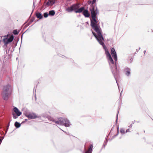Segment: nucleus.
<instances>
[{"instance_id": "obj_17", "label": "nucleus", "mask_w": 153, "mask_h": 153, "mask_svg": "<svg viewBox=\"0 0 153 153\" xmlns=\"http://www.w3.org/2000/svg\"><path fill=\"white\" fill-rule=\"evenodd\" d=\"M19 31L20 30L18 31L17 29H15L13 31V33L15 35H18L19 33Z\"/></svg>"}, {"instance_id": "obj_36", "label": "nucleus", "mask_w": 153, "mask_h": 153, "mask_svg": "<svg viewBox=\"0 0 153 153\" xmlns=\"http://www.w3.org/2000/svg\"><path fill=\"white\" fill-rule=\"evenodd\" d=\"M106 145H105V144H103V145L102 146V148H105V146H106Z\"/></svg>"}, {"instance_id": "obj_50", "label": "nucleus", "mask_w": 153, "mask_h": 153, "mask_svg": "<svg viewBox=\"0 0 153 153\" xmlns=\"http://www.w3.org/2000/svg\"><path fill=\"white\" fill-rule=\"evenodd\" d=\"M27 30L26 31H25V32H26V31H27Z\"/></svg>"}, {"instance_id": "obj_2", "label": "nucleus", "mask_w": 153, "mask_h": 153, "mask_svg": "<svg viewBox=\"0 0 153 153\" xmlns=\"http://www.w3.org/2000/svg\"><path fill=\"white\" fill-rule=\"evenodd\" d=\"M97 19V17L91 18V26L92 29L96 32L97 34L92 31V33L95 37L96 39L97 38H101L103 39V36L102 34V30L99 26V23H98V21L96 19Z\"/></svg>"}, {"instance_id": "obj_53", "label": "nucleus", "mask_w": 153, "mask_h": 153, "mask_svg": "<svg viewBox=\"0 0 153 153\" xmlns=\"http://www.w3.org/2000/svg\"><path fill=\"white\" fill-rule=\"evenodd\" d=\"M67 133V134H68V133Z\"/></svg>"}, {"instance_id": "obj_4", "label": "nucleus", "mask_w": 153, "mask_h": 153, "mask_svg": "<svg viewBox=\"0 0 153 153\" xmlns=\"http://www.w3.org/2000/svg\"><path fill=\"white\" fill-rule=\"evenodd\" d=\"M55 123L58 125H64L65 127H69L71 125L68 120L63 117L59 118L56 121H55Z\"/></svg>"}, {"instance_id": "obj_29", "label": "nucleus", "mask_w": 153, "mask_h": 153, "mask_svg": "<svg viewBox=\"0 0 153 153\" xmlns=\"http://www.w3.org/2000/svg\"><path fill=\"white\" fill-rule=\"evenodd\" d=\"M34 20V18L30 20V21L28 23L30 25L33 21Z\"/></svg>"}, {"instance_id": "obj_54", "label": "nucleus", "mask_w": 153, "mask_h": 153, "mask_svg": "<svg viewBox=\"0 0 153 153\" xmlns=\"http://www.w3.org/2000/svg\"><path fill=\"white\" fill-rule=\"evenodd\" d=\"M67 133V134H68V133Z\"/></svg>"}, {"instance_id": "obj_52", "label": "nucleus", "mask_w": 153, "mask_h": 153, "mask_svg": "<svg viewBox=\"0 0 153 153\" xmlns=\"http://www.w3.org/2000/svg\"><path fill=\"white\" fill-rule=\"evenodd\" d=\"M79 16H80V15H79Z\"/></svg>"}, {"instance_id": "obj_56", "label": "nucleus", "mask_w": 153, "mask_h": 153, "mask_svg": "<svg viewBox=\"0 0 153 153\" xmlns=\"http://www.w3.org/2000/svg\"><path fill=\"white\" fill-rule=\"evenodd\" d=\"M144 132H145V131L144 130Z\"/></svg>"}, {"instance_id": "obj_14", "label": "nucleus", "mask_w": 153, "mask_h": 153, "mask_svg": "<svg viewBox=\"0 0 153 153\" xmlns=\"http://www.w3.org/2000/svg\"><path fill=\"white\" fill-rule=\"evenodd\" d=\"M36 16L38 19H40L43 18V16L41 13L39 12H37L36 13Z\"/></svg>"}, {"instance_id": "obj_7", "label": "nucleus", "mask_w": 153, "mask_h": 153, "mask_svg": "<svg viewBox=\"0 0 153 153\" xmlns=\"http://www.w3.org/2000/svg\"><path fill=\"white\" fill-rule=\"evenodd\" d=\"M78 7L76 5V4H74L70 6L69 7L66 8L65 10L68 12L70 13L73 11L75 12L76 10Z\"/></svg>"}, {"instance_id": "obj_21", "label": "nucleus", "mask_w": 153, "mask_h": 153, "mask_svg": "<svg viewBox=\"0 0 153 153\" xmlns=\"http://www.w3.org/2000/svg\"><path fill=\"white\" fill-rule=\"evenodd\" d=\"M48 120L51 121H52L53 122H54L55 123V121H56L57 120H55L53 118L51 117H49L48 118Z\"/></svg>"}, {"instance_id": "obj_26", "label": "nucleus", "mask_w": 153, "mask_h": 153, "mask_svg": "<svg viewBox=\"0 0 153 153\" xmlns=\"http://www.w3.org/2000/svg\"><path fill=\"white\" fill-rule=\"evenodd\" d=\"M119 112V110H118V111H117V114H116V123H117V121L118 117Z\"/></svg>"}, {"instance_id": "obj_57", "label": "nucleus", "mask_w": 153, "mask_h": 153, "mask_svg": "<svg viewBox=\"0 0 153 153\" xmlns=\"http://www.w3.org/2000/svg\"><path fill=\"white\" fill-rule=\"evenodd\" d=\"M17 43H16V45H17Z\"/></svg>"}, {"instance_id": "obj_43", "label": "nucleus", "mask_w": 153, "mask_h": 153, "mask_svg": "<svg viewBox=\"0 0 153 153\" xmlns=\"http://www.w3.org/2000/svg\"><path fill=\"white\" fill-rule=\"evenodd\" d=\"M134 122H135V121H133V122H132V124H134Z\"/></svg>"}, {"instance_id": "obj_11", "label": "nucleus", "mask_w": 153, "mask_h": 153, "mask_svg": "<svg viewBox=\"0 0 153 153\" xmlns=\"http://www.w3.org/2000/svg\"><path fill=\"white\" fill-rule=\"evenodd\" d=\"M26 117L29 119H33L36 118L37 116L35 113H32L29 114Z\"/></svg>"}, {"instance_id": "obj_34", "label": "nucleus", "mask_w": 153, "mask_h": 153, "mask_svg": "<svg viewBox=\"0 0 153 153\" xmlns=\"http://www.w3.org/2000/svg\"><path fill=\"white\" fill-rule=\"evenodd\" d=\"M132 124H130V125L128 126V127L129 128H131V127H132Z\"/></svg>"}, {"instance_id": "obj_23", "label": "nucleus", "mask_w": 153, "mask_h": 153, "mask_svg": "<svg viewBox=\"0 0 153 153\" xmlns=\"http://www.w3.org/2000/svg\"><path fill=\"white\" fill-rule=\"evenodd\" d=\"M96 0H92V1H90V2L91 3V6H94V4L95 3Z\"/></svg>"}, {"instance_id": "obj_31", "label": "nucleus", "mask_w": 153, "mask_h": 153, "mask_svg": "<svg viewBox=\"0 0 153 153\" xmlns=\"http://www.w3.org/2000/svg\"><path fill=\"white\" fill-rule=\"evenodd\" d=\"M131 131H130V129L129 128L127 129L126 131V133H127L128 132H130Z\"/></svg>"}, {"instance_id": "obj_46", "label": "nucleus", "mask_w": 153, "mask_h": 153, "mask_svg": "<svg viewBox=\"0 0 153 153\" xmlns=\"http://www.w3.org/2000/svg\"><path fill=\"white\" fill-rule=\"evenodd\" d=\"M137 134H138V135H139V133H137Z\"/></svg>"}, {"instance_id": "obj_44", "label": "nucleus", "mask_w": 153, "mask_h": 153, "mask_svg": "<svg viewBox=\"0 0 153 153\" xmlns=\"http://www.w3.org/2000/svg\"><path fill=\"white\" fill-rule=\"evenodd\" d=\"M91 4V3L90 2V1L89 2V4Z\"/></svg>"}, {"instance_id": "obj_49", "label": "nucleus", "mask_w": 153, "mask_h": 153, "mask_svg": "<svg viewBox=\"0 0 153 153\" xmlns=\"http://www.w3.org/2000/svg\"><path fill=\"white\" fill-rule=\"evenodd\" d=\"M140 47H139V50H140Z\"/></svg>"}, {"instance_id": "obj_8", "label": "nucleus", "mask_w": 153, "mask_h": 153, "mask_svg": "<svg viewBox=\"0 0 153 153\" xmlns=\"http://www.w3.org/2000/svg\"><path fill=\"white\" fill-rule=\"evenodd\" d=\"M111 54L112 56L113 57L115 61V64L116 65L117 61V55L116 54V52L114 48H111Z\"/></svg>"}, {"instance_id": "obj_13", "label": "nucleus", "mask_w": 153, "mask_h": 153, "mask_svg": "<svg viewBox=\"0 0 153 153\" xmlns=\"http://www.w3.org/2000/svg\"><path fill=\"white\" fill-rule=\"evenodd\" d=\"M82 14L86 18L89 17L90 14L88 10H85L82 12Z\"/></svg>"}, {"instance_id": "obj_39", "label": "nucleus", "mask_w": 153, "mask_h": 153, "mask_svg": "<svg viewBox=\"0 0 153 153\" xmlns=\"http://www.w3.org/2000/svg\"><path fill=\"white\" fill-rule=\"evenodd\" d=\"M85 153H91L89 152H88V151H87L85 152Z\"/></svg>"}, {"instance_id": "obj_27", "label": "nucleus", "mask_w": 153, "mask_h": 153, "mask_svg": "<svg viewBox=\"0 0 153 153\" xmlns=\"http://www.w3.org/2000/svg\"><path fill=\"white\" fill-rule=\"evenodd\" d=\"M46 5H47L48 6H49L50 5H51V2L50 1H48L46 3Z\"/></svg>"}, {"instance_id": "obj_25", "label": "nucleus", "mask_w": 153, "mask_h": 153, "mask_svg": "<svg viewBox=\"0 0 153 153\" xmlns=\"http://www.w3.org/2000/svg\"><path fill=\"white\" fill-rule=\"evenodd\" d=\"M50 1L51 2V5H53L55 2V1L54 0H51Z\"/></svg>"}, {"instance_id": "obj_32", "label": "nucleus", "mask_w": 153, "mask_h": 153, "mask_svg": "<svg viewBox=\"0 0 153 153\" xmlns=\"http://www.w3.org/2000/svg\"><path fill=\"white\" fill-rule=\"evenodd\" d=\"M8 129H7H7L5 130V134H6V133H7V131H8Z\"/></svg>"}, {"instance_id": "obj_51", "label": "nucleus", "mask_w": 153, "mask_h": 153, "mask_svg": "<svg viewBox=\"0 0 153 153\" xmlns=\"http://www.w3.org/2000/svg\"><path fill=\"white\" fill-rule=\"evenodd\" d=\"M136 51H137V52H138V51H137V50H136Z\"/></svg>"}, {"instance_id": "obj_9", "label": "nucleus", "mask_w": 153, "mask_h": 153, "mask_svg": "<svg viewBox=\"0 0 153 153\" xmlns=\"http://www.w3.org/2000/svg\"><path fill=\"white\" fill-rule=\"evenodd\" d=\"M76 5L78 7L76 10L75 13H81L83 12L85 10L84 7H82L79 8V4H76Z\"/></svg>"}, {"instance_id": "obj_18", "label": "nucleus", "mask_w": 153, "mask_h": 153, "mask_svg": "<svg viewBox=\"0 0 153 153\" xmlns=\"http://www.w3.org/2000/svg\"><path fill=\"white\" fill-rule=\"evenodd\" d=\"M12 114L13 118L14 119L17 118H18V117L19 116H17V114H15L13 112H12Z\"/></svg>"}, {"instance_id": "obj_24", "label": "nucleus", "mask_w": 153, "mask_h": 153, "mask_svg": "<svg viewBox=\"0 0 153 153\" xmlns=\"http://www.w3.org/2000/svg\"><path fill=\"white\" fill-rule=\"evenodd\" d=\"M119 127L118 126L117 127V134L115 135L114 136H113V138H114L115 137L117 136L118 134H119Z\"/></svg>"}, {"instance_id": "obj_58", "label": "nucleus", "mask_w": 153, "mask_h": 153, "mask_svg": "<svg viewBox=\"0 0 153 153\" xmlns=\"http://www.w3.org/2000/svg\"><path fill=\"white\" fill-rule=\"evenodd\" d=\"M152 120H153V119H152Z\"/></svg>"}, {"instance_id": "obj_33", "label": "nucleus", "mask_w": 153, "mask_h": 153, "mask_svg": "<svg viewBox=\"0 0 153 153\" xmlns=\"http://www.w3.org/2000/svg\"><path fill=\"white\" fill-rule=\"evenodd\" d=\"M9 125H10V122L8 124V125L7 126V129H8Z\"/></svg>"}, {"instance_id": "obj_1", "label": "nucleus", "mask_w": 153, "mask_h": 153, "mask_svg": "<svg viewBox=\"0 0 153 153\" xmlns=\"http://www.w3.org/2000/svg\"><path fill=\"white\" fill-rule=\"evenodd\" d=\"M96 39L99 44L102 46L103 48L105 51V54L107 56L108 58V62L111 71L115 79L119 89L120 90L119 85L117 83L116 79V77L119 74V71L117 69V65L114 64L112 58L108 49L104 43V37H103L102 39L101 38H100L98 39L97 38Z\"/></svg>"}, {"instance_id": "obj_30", "label": "nucleus", "mask_w": 153, "mask_h": 153, "mask_svg": "<svg viewBox=\"0 0 153 153\" xmlns=\"http://www.w3.org/2000/svg\"><path fill=\"white\" fill-rule=\"evenodd\" d=\"M30 25L28 23L27 24L25 25V28H26L27 27V26H29Z\"/></svg>"}, {"instance_id": "obj_5", "label": "nucleus", "mask_w": 153, "mask_h": 153, "mask_svg": "<svg viewBox=\"0 0 153 153\" xmlns=\"http://www.w3.org/2000/svg\"><path fill=\"white\" fill-rule=\"evenodd\" d=\"M90 10L91 12V18L97 17L99 12L97 7H95V6H91Z\"/></svg>"}, {"instance_id": "obj_10", "label": "nucleus", "mask_w": 153, "mask_h": 153, "mask_svg": "<svg viewBox=\"0 0 153 153\" xmlns=\"http://www.w3.org/2000/svg\"><path fill=\"white\" fill-rule=\"evenodd\" d=\"M124 71L125 74L128 76H129L131 74V69L128 67H126L124 69Z\"/></svg>"}, {"instance_id": "obj_22", "label": "nucleus", "mask_w": 153, "mask_h": 153, "mask_svg": "<svg viewBox=\"0 0 153 153\" xmlns=\"http://www.w3.org/2000/svg\"><path fill=\"white\" fill-rule=\"evenodd\" d=\"M49 15V13H48L47 12H45V13H44L43 14L44 17L45 18H47Z\"/></svg>"}, {"instance_id": "obj_45", "label": "nucleus", "mask_w": 153, "mask_h": 153, "mask_svg": "<svg viewBox=\"0 0 153 153\" xmlns=\"http://www.w3.org/2000/svg\"><path fill=\"white\" fill-rule=\"evenodd\" d=\"M27 119H25V121H27Z\"/></svg>"}, {"instance_id": "obj_40", "label": "nucleus", "mask_w": 153, "mask_h": 153, "mask_svg": "<svg viewBox=\"0 0 153 153\" xmlns=\"http://www.w3.org/2000/svg\"><path fill=\"white\" fill-rule=\"evenodd\" d=\"M146 51L145 50L144 51V55L145 54V53H146Z\"/></svg>"}, {"instance_id": "obj_48", "label": "nucleus", "mask_w": 153, "mask_h": 153, "mask_svg": "<svg viewBox=\"0 0 153 153\" xmlns=\"http://www.w3.org/2000/svg\"><path fill=\"white\" fill-rule=\"evenodd\" d=\"M33 10L32 12H33ZM32 13H31V14Z\"/></svg>"}, {"instance_id": "obj_42", "label": "nucleus", "mask_w": 153, "mask_h": 153, "mask_svg": "<svg viewBox=\"0 0 153 153\" xmlns=\"http://www.w3.org/2000/svg\"><path fill=\"white\" fill-rule=\"evenodd\" d=\"M34 5V2H33V7Z\"/></svg>"}, {"instance_id": "obj_12", "label": "nucleus", "mask_w": 153, "mask_h": 153, "mask_svg": "<svg viewBox=\"0 0 153 153\" xmlns=\"http://www.w3.org/2000/svg\"><path fill=\"white\" fill-rule=\"evenodd\" d=\"M13 110L14 112V113L17 114V115L18 116H20L22 114V112L16 107H15L13 108Z\"/></svg>"}, {"instance_id": "obj_38", "label": "nucleus", "mask_w": 153, "mask_h": 153, "mask_svg": "<svg viewBox=\"0 0 153 153\" xmlns=\"http://www.w3.org/2000/svg\"><path fill=\"white\" fill-rule=\"evenodd\" d=\"M24 33H23L22 35L21 36V39L22 40V37H23V34Z\"/></svg>"}, {"instance_id": "obj_6", "label": "nucleus", "mask_w": 153, "mask_h": 153, "mask_svg": "<svg viewBox=\"0 0 153 153\" xmlns=\"http://www.w3.org/2000/svg\"><path fill=\"white\" fill-rule=\"evenodd\" d=\"M8 35H5L4 36L5 38L3 39V42L4 44V45L7 46V44L11 42L14 39V37L13 35L10 36L9 37H8Z\"/></svg>"}, {"instance_id": "obj_15", "label": "nucleus", "mask_w": 153, "mask_h": 153, "mask_svg": "<svg viewBox=\"0 0 153 153\" xmlns=\"http://www.w3.org/2000/svg\"><path fill=\"white\" fill-rule=\"evenodd\" d=\"M55 12L53 10H50L49 12V16H53L55 14Z\"/></svg>"}, {"instance_id": "obj_28", "label": "nucleus", "mask_w": 153, "mask_h": 153, "mask_svg": "<svg viewBox=\"0 0 153 153\" xmlns=\"http://www.w3.org/2000/svg\"><path fill=\"white\" fill-rule=\"evenodd\" d=\"M107 142L108 140H107V138L106 137L105 140V141L103 144H105V145H106L107 144Z\"/></svg>"}, {"instance_id": "obj_55", "label": "nucleus", "mask_w": 153, "mask_h": 153, "mask_svg": "<svg viewBox=\"0 0 153 153\" xmlns=\"http://www.w3.org/2000/svg\"><path fill=\"white\" fill-rule=\"evenodd\" d=\"M112 128H111V130H112Z\"/></svg>"}, {"instance_id": "obj_16", "label": "nucleus", "mask_w": 153, "mask_h": 153, "mask_svg": "<svg viewBox=\"0 0 153 153\" xmlns=\"http://www.w3.org/2000/svg\"><path fill=\"white\" fill-rule=\"evenodd\" d=\"M14 126L16 128H17L21 126V124L17 121H16L14 123Z\"/></svg>"}, {"instance_id": "obj_19", "label": "nucleus", "mask_w": 153, "mask_h": 153, "mask_svg": "<svg viewBox=\"0 0 153 153\" xmlns=\"http://www.w3.org/2000/svg\"><path fill=\"white\" fill-rule=\"evenodd\" d=\"M120 131L121 134H124L126 133V131L123 128H121L120 129Z\"/></svg>"}, {"instance_id": "obj_3", "label": "nucleus", "mask_w": 153, "mask_h": 153, "mask_svg": "<svg viewBox=\"0 0 153 153\" xmlns=\"http://www.w3.org/2000/svg\"><path fill=\"white\" fill-rule=\"evenodd\" d=\"M12 90V88L10 85H8L4 87L2 95L4 100H8V95L11 94Z\"/></svg>"}, {"instance_id": "obj_47", "label": "nucleus", "mask_w": 153, "mask_h": 153, "mask_svg": "<svg viewBox=\"0 0 153 153\" xmlns=\"http://www.w3.org/2000/svg\"><path fill=\"white\" fill-rule=\"evenodd\" d=\"M62 130L63 132H65L66 133V132H65V131H63V130Z\"/></svg>"}, {"instance_id": "obj_20", "label": "nucleus", "mask_w": 153, "mask_h": 153, "mask_svg": "<svg viewBox=\"0 0 153 153\" xmlns=\"http://www.w3.org/2000/svg\"><path fill=\"white\" fill-rule=\"evenodd\" d=\"M93 147V146L92 144H91L90 146V148H89L88 150V151L91 153Z\"/></svg>"}, {"instance_id": "obj_41", "label": "nucleus", "mask_w": 153, "mask_h": 153, "mask_svg": "<svg viewBox=\"0 0 153 153\" xmlns=\"http://www.w3.org/2000/svg\"><path fill=\"white\" fill-rule=\"evenodd\" d=\"M123 91V90H122V91H121V93H120V96H121L122 92Z\"/></svg>"}, {"instance_id": "obj_37", "label": "nucleus", "mask_w": 153, "mask_h": 153, "mask_svg": "<svg viewBox=\"0 0 153 153\" xmlns=\"http://www.w3.org/2000/svg\"><path fill=\"white\" fill-rule=\"evenodd\" d=\"M24 114H25V115L26 117V116H27V115H28V114H27V113H24Z\"/></svg>"}, {"instance_id": "obj_35", "label": "nucleus", "mask_w": 153, "mask_h": 153, "mask_svg": "<svg viewBox=\"0 0 153 153\" xmlns=\"http://www.w3.org/2000/svg\"><path fill=\"white\" fill-rule=\"evenodd\" d=\"M44 6H45V5L44 4L42 7V9H43L44 8Z\"/></svg>"}]
</instances>
